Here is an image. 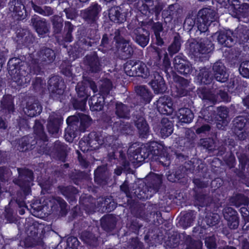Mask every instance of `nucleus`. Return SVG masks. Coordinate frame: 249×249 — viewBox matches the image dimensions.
<instances>
[{"mask_svg":"<svg viewBox=\"0 0 249 249\" xmlns=\"http://www.w3.org/2000/svg\"><path fill=\"white\" fill-rule=\"evenodd\" d=\"M217 15L214 9L204 8L200 10L197 14V33L199 34H205L208 31L209 27L212 25L218 28L220 24L217 21Z\"/></svg>","mask_w":249,"mask_h":249,"instance_id":"f257e3e1","label":"nucleus"},{"mask_svg":"<svg viewBox=\"0 0 249 249\" xmlns=\"http://www.w3.org/2000/svg\"><path fill=\"white\" fill-rule=\"evenodd\" d=\"M187 43L189 53L195 57L204 60L208 59V54L214 49L212 42L207 39L201 38L198 41L191 39L188 41Z\"/></svg>","mask_w":249,"mask_h":249,"instance_id":"f03ea898","label":"nucleus"},{"mask_svg":"<svg viewBox=\"0 0 249 249\" xmlns=\"http://www.w3.org/2000/svg\"><path fill=\"white\" fill-rule=\"evenodd\" d=\"M159 154V144L152 142L149 143L136 149L129 156L130 162L134 166L137 164L143 161L150 155H157Z\"/></svg>","mask_w":249,"mask_h":249,"instance_id":"7ed1b4c3","label":"nucleus"},{"mask_svg":"<svg viewBox=\"0 0 249 249\" xmlns=\"http://www.w3.org/2000/svg\"><path fill=\"white\" fill-rule=\"evenodd\" d=\"M108 158L109 161L117 160L120 162L122 165V167H117L114 170V174L116 175H121L123 170L129 172L130 170V162L126 160L125 154L121 147H117L114 144L108 150Z\"/></svg>","mask_w":249,"mask_h":249,"instance_id":"20e7f679","label":"nucleus"},{"mask_svg":"<svg viewBox=\"0 0 249 249\" xmlns=\"http://www.w3.org/2000/svg\"><path fill=\"white\" fill-rule=\"evenodd\" d=\"M18 177L14 180V182L18 185L26 194L31 193V186L33 185L34 174L31 170L25 168L17 169Z\"/></svg>","mask_w":249,"mask_h":249,"instance_id":"39448f33","label":"nucleus"},{"mask_svg":"<svg viewBox=\"0 0 249 249\" xmlns=\"http://www.w3.org/2000/svg\"><path fill=\"white\" fill-rule=\"evenodd\" d=\"M114 40L115 41L116 47L121 54L124 59L131 57L134 53L133 47L129 44V41L125 39L122 36V30L115 29L114 33ZM112 34H110L111 36Z\"/></svg>","mask_w":249,"mask_h":249,"instance_id":"423d86ee","label":"nucleus"},{"mask_svg":"<svg viewBox=\"0 0 249 249\" xmlns=\"http://www.w3.org/2000/svg\"><path fill=\"white\" fill-rule=\"evenodd\" d=\"M101 11V5L94 3L88 8L81 10L80 15L81 18L90 26L97 25V21Z\"/></svg>","mask_w":249,"mask_h":249,"instance_id":"0eeeda50","label":"nucleus"},{"mask_svg":"<svg viewBox=\"0 0 249 249\" xmlns=\"http://www.w3.org/2000/svg\"><path fill=\"white\" fill-rule=\"evenodd\" d=\"M105 58H99L96 52L87 55L83 59V64L87 70L91 73H98L102 71L104 65H105Z\"/></svg>","mask_w":249,"mask_h":249,"instance_id":"6e6552de","label":"nucleus"},{"mask_svg":"<svg viewBox=\"0 0 249 249\" xmlns=\"http://www.w3.org/2000/svg\"><path fill=\"white\" fill-rule=\"evenodd\" d=\"M127 28L130 30V35L138 45L142 48L147 46L150 39V34L148 30L140 27L133 29L131 24L128 25Z\"/></svg>","mask_w":249,"mask_h":249,"instance_id":"1a4fd4ad","label":"nucleus"},{"mask_svg":"<svg viewBox=\"0 0 249 249\" xmlns=\"http://www.w3.org/2000/svg\"><path fill=\"white\" fill-rule=\"evenodd\" d=\"M132 120L138 129L139 137L146 138L149 135V128L144 117L143 112L141 110H135L132 115Z\"/></svg>","mask_w":249,"mask_h":249,"instance_id":"9d476101","label":"nucleus"},{"mask_svg":"<svg viewBox=\"0 0 249 249\" xmlns=\"http://www.w3.org/2000/svg\"><path fill=\"white\" fill-rule=\"evenodd\" d=\"M146 180L147 182L145 189L147 190V192L144 193V196L140 193V198H147L148 197H151L159 191L162 183L161 176L155 174L147 176Z\"/></svg>","mask_w":249,"mask_h":249,"instance_id":"9b49d317","label":"nucleus"},{"mask_svg":"<svg viewBox=\"0 0 249 249\" xmlns=\"http://www.w3.org/2000/svg\"><path fill=\"white\" fill-rule=\"evenodd\" d=\"M48 84L50 95L53 99H57L63 94L65 86L59 76L51 77L48 80Z\"/></svg>","mask_w":249,"mask_h":249,"instance_id":"f8f14e48","label":"nucleus"},{"mask_svg":"<svg viewBox=\"0 0 249 249\" xmlns=\"http://www.w3.org/2000/svg\"><path fill=\"white\" fill-rule=\"evenodd\" d=\"M26 233L27 237L23 241L25 248L33 247L41 244L42 241L38 236V229L36 224L26 226Z\"/></svg>","mask_w":249,"mask_h":249,"instance_id":"ddd939ff","label":"nucleus"},{"mask_svg":"<svg viewBox=\"0 0 249 249\" xmlns=\"http://www.w3.org/2000/svg\"><path fill=\"white\" fill-rule=\"evenodd\" d=\"M30 21V25L39 36L44 37L45 35L50 33V26L46 19L35 15Z\"/></svg>","mask_w":249,"mask_h":249,"instance_id":"4468645a","label":"nucleus"},{"mask_svg":"<svg viewBox=\"0 0 249 249\" xmlns=\"http://www.w3.org/2000/svg\"><path fill=\"white\" fill-rule=\"evenodd\" d=\"M212 74L217 81L221 83L226 82L229 79V74L223 62L218 60L211 65Z\"/></svg>","mask_w":249,"mask_h":249,"instance_id":"2eb2a0df","label":"nucleus"},{"mask_svg":"<svg viewBox=\"0 0 249 249\" xmlns=\"http://www.w3.org/2000/svg\"><path fill=\"white\" fill-rule=\"evenodd\" d=\"M163 8L162 3L153 0H144V3L140 7L139 11L143 14H146L147 11L152 14H155V20H158L160 12Z\"/></svg>","mask_w":249,"mask_h":249,"instance_id":"dca6fc26","label":"nucleus"},{"mask_svg":"<svg viewBox=\"0 0 249 249\" xmlns=\"http://www.w3.org/2000/svg\"><path fill=\"white\" fill-rule=\"evenodd\" d=\"M151 80L149 82L155 94H163L167 89L165 81L159 72L154 71L151 76Z\"/></svg>","mask_w":249,"mask_h":249,"instance_id":"f3484780","label":"nucleus"},{"mask_svg":"<svg viewBox=\"0 0 249 249\" xmlns=\"http://www.w3.org/2000/svg\"><path fill=\"white\" fill-rule=\"evenodd\" d=\"M183 13V8L177 3L170 5L162 12V18L165 23L170 22L173 19H178Z\"/></svg>","mask_w":249,"mask_h":249,"instance_id":"a211bd4d","label":"nucleus"},{"mask_svg":"<svg viewBox=\"0 0 249 249\" xmlns=\"http://www.w3.org/2000/svg\"><path fill=\"white\" fill-rule=\"evenodd\" d=\"M62 122V117L60 115L52 113L48 119L46 126L48 133L53 137H57Z\"/></svg>","mask_w":249,"mask_h":249,"instance_id":"6ab92c4d","label":"nucleus"},{"mask_svg":"<svg viewBox=\"0 0 249 249\" xmlns=\"http://www.w3.org/2000/svg\"><path fill=\"white\" fill-rule=\"evenodd\" d=\"M214 35L216 36L218 42L224 47H231L236 43L235 36L231 30H220Z\"/></svg>","mask_w":249,"mask_h":249,"instance_id":"aec40b11","label":"nucleus"},{"mask_svg":"<svg viewBox=\"0 0 249 249\" xmlns=\"http://www.w3.org/2000/svg\"><path fill=\"white\" fill-rule=\"evenodd\" d=\"M223 213L229 228L233 230L237 229L239 224L237 212L232 208L227 207L223 209Z\"/></svg>","mask_w":249,"mask_h":249,"instance_id":"412c9836","label":"nucleus"},{"mask_svg":"<svg viewBox=\"0 0 249 249\" xmlns=\"http://www.w3.org/2000/svg\"><path fill=\"white\" fill-rule=\"evenodd\" d=\"M67 123L68 127L66 129L65 139L69 142H71L77 136V132L79 131L76 125L78 123V119L74 116H69L67 119Z\"/></svg>","mask_w":249,"mask_h":249,"instance_id":"4be33fe9","label":"nucleus"},{"mask_svg":"<svg viewBox=\"0 0 249 249\" xmlns=\"http://www.w3.org/2000/svg\"><path fill=\"white\" fill-rule=\"evenodd\" d=\"M23 111L27 115L33 117L40 113L42 107L37 100L30 98L26 102Z\"/></svg>","mask_w":249,"mask_h":249,"instance_id":"5701e85b","label":"nucleus"},{"mask_svg":"<svg viewBox=\"0 0 249 249\" xmlns=\"http://www.w3.org/2000/svg\"><path fill=\"white\" fill-rule=\"evenodd\" d=\"M26 67H20L19 71L10 74L12 80L19 86H25L31 80V75L25 70Z\"/></svg>","mask_w":249,"mask_h":249,"instance_id":"b1692460","label":"nucleus"},{"mask_svg":"<svg viewBox=\"0 0 249 249\" xmlns=\"http://www.w3.org/2000/svg\"><path fill=\"white\" fill-rule=\"evenodd\" d=\"M38 60L37 65L41 63L49 64L53 62L55 58V53L52 49L43 47L37 53Z\"/></svg>","mask_w":249,"mask_h":249,"instance_id":"393cba45","label":"nucleus"},{"mask_svg":"<svg viewBox=\"0 0 249 249\" xmlns=\"http://www.w3.org/2000/svg\"><path fill=\"white\" fill-rule=\"evenodd\" d=\"M112 130L116 135L125 134L132 135L134 133V128L132 125L128 122H124L122 120H119L114 123Z\"/></svg>","mask_w":249,"mask_h":249,"instance_id":"a878e982","label":"nucleus"},{"mask_svg":"<svg viewBox=\"0 0 249 249\" xmlns=\"http://www.w3.org/2000/svg\"><path fill=\"white\" fill-rule=\"evenodd\" d=\"M171 99L168 96H161L157 101V109L159 112L162 114H171L173 111Z\"/></svg>","mask_w":249,"mask_h":249,"instance_id":"bb28decb","label":"nucleus"},{"mask_svg":"<svg viewBox=\"0 0 249 249\" xmlns=\"http://www.w3.org/2000/svg\"><path fill=\"white\" fill-rule=\"evenodd\" d=\"M110 176L106 165L99 166L94 172V181L99 185H106Z\"/></svg>","mask_w":249,"mask_h":249,"instance_id":"cd10ccee","label":"nucleus"},{"mask_svg":"<svg viewBox=\"0 0 249 249\" xmlns=\"http://www.w3.org/2000/svg\"><path fill=\"white\" fill-rule=\"evenodd\" d=\"M50 201L53 203L51 210L53 212L59 213L61 216H65L68 212L67 204L62 198L56 196L52 198Z\"/></svg>","mask_w":249,"mask_h":249,"instance_id":"c85d7f7f","label":"nucleus"},{"mask_svg":"<svg viewBox=\"0 0 249 249\" xmlns=\"http://www.w3.org/2000/svg\"><path fill=\"white\" fill-rule=\"evenodd\" d=\"M174 80L176 83V95L178 97L186 96L188 94L187 88L189 86V81L178 75L174 76Z\"/></svg>","mask_w":249,"mask_h":249,"instance_id":"c756f323","label":"nucleus"},{"mask_svg":"<svg viewBox=\"0 0 249 249\" xmlns=\"http://www.w3.org/2000/svg\"><path fill=\"white\" fill-rule=\"evenodd\" d=\"M118 219L112 214H106L100 219L101 228L107 232L112 231L115 229Z\"/></svg>","mask_w":249,"mask_h":249,"instance_id":"7c9ffc66","label":"nucleus"},{"mask_svg":"<svg viewBox=\"0 0 249 249\" xmlns=\"http://www.w3.org/2000/svg\"><path fill=\"white\" fill-rule=\"evenodd\" d=\"M178 238L181 241L184 242L186 246L185 249H202L201 241L193 239L191 236L187 235L185 232L179 233Z\"/></svg>","mask_w":249,"mask_h":249,"instance_id":"2f4dec72","label":"nucleus"},{"mask_svg":"<svg viewBox=\"0 0 249 249\" xmlns=\"http://www.w3.org/2000/svg\"><path fill=\"white\" fill-rule=\"evenodd\" d=\"M36 144L35 138L29 136H25L19 139L17 143V149L21 152H24L29 149H32Z\"/></svg>","mask_w":249,"mask_h":249,"instance_id":"473e14b6","label":"nucleus"},{"mask_svg":"<svg viewBox=\"0 0 249 249\" xmlns=\"http://www.w3.org/2000/svg\"><path fill=\"white\" fill-rule=\"evenodd\" d=\"M74 29V25L70 21H67L65 22V26L64 29L63 34L62 38L58 37L57 39L58 43L64 47H66L64 43L71 42L73 40V36L72 33Z\"/></svg>","mask_w":249,"mask_h":249,"instance_id":"72a5a7b5","label":"nucleus"},{"mask_svg":"<svg viewBox=\"0 0 249 249\" xmlns=\"http://www.w3.org/2000/svg\"><path fill=\"white\" fill-rule=\"evenodd\" d=\"M68 151V148L66 144L59 141H56L54 142L52 152L59 160L63 162L65 161Z\"/></svg>","mask_w":249,"mask_h":249,"instance_id":"f704fd0d","label":"nucleus"},{"mask_svg":"<svg viewBox=\"0 0 249 249\" xmlns=\"http://www.w3.org/2000/svg\"><path fill=\"white\" fill-rule=\"evenodd\" d=\"M230 14L234 18L238 19L239 21L249 16V5H239L235 8L231 7V10H229Z\"/></svg>","mask_w":249,"mask_h":249,"instance_id":"c9c22d12","label":"nucleus"},{"mask_svg":"<svg viewBox=\"0 0 249 249\" xmlns=\"http://www.w3.org/2000/svg\"><path fill=\"white\" fill-rule=\"evenodd\" d=\"M89 103L92 111H101L105 104V97L100 94L94 95L89 99Z\"/></svg>","mask_w":249,"mask_h":249,"instance_id":"e433bc0d","label":"nucleus"},{"mask_svg":"<svg viewBox=\"0 0 249 249\" xmlns=\"http://www.w3.org/2000/svg\"><path fill=\"white\" fill-rule=\"evenodd\" d=\"M9 9L19 18H24L26 10L20 0H11L9 3Z\"/></svg>","mask_w":249,"mask_h":249,"instance_id":"4c0bfd02","label":"nucleus"},{"mask_svg":"<svg viewBox=\"0 0 249 249\" xmlns=\"http://www.w3.org/2000/svg\"><path fill=\"white\" fill-rule=\"evenodd\" d=\"M78 119L77 125L79 131L84 132L89 128L92 123V119L88 115L83 113H78L77 115H72Z\"/></svg>","mask_w":249,"mask_h":249,"instance_id":"58836bf2","label":"nucleus"},{"mask_svg":"<svg viewBox=\"0 0 249 249\" xmlns=\"http://www.w3.org/2000/svg\"><path fill=\"white\" fill-rule=\"evenodd\" d=\"M135 92L141 99L145 103L151 101L153 94L147 87L144 85H137L134 88Z\"/></svg>","mask_w":249,"mask_h":249,"instance_id":"ea45409f","label":"nucleus"},{"mask_svg":"<svg viewBox=\"0 0 249 249\" xmlns=\"http://www.w3.org/2000/svg\"><path fill=\"white\" fill-rule=\"evenodd\" d=\"M197 77L201 83L205 85L210 84L214 79L211 71L206 67L201 68L199 70Z\"/></svg>","mask_w":249,"mask_h":249,"instance_id":"a19ab883","label":"nucleus"},{"mask_svg":"<svg viewBox=\"0 0 249 249\" xmlns=\"http://www.w3.org/2000/svg\"><path fill=\"white\" fill-rule=\"evenodd\" d=\"M17 41L18 44L28 45L33 42V36L29 31L25 30H19L17 33Z\"/></svg>","mask_w":249,"mask_h":249,"instance_id":"79ce46f5","label":"nucleus"},{"mask_svg":"<svg viewBox=\"0 0 249 249\" xmlns=\"http://www.w3.org/2000/svg\"><path fill=\"white\" fill-rule=\"evenodd\" d=\"M58 189L60 193L65 196L66 198L70 201H73L75 200L76 195L78 194V190L73 186H59Z\"/></svg>","mask_w":249,"mask_h":249,"instance_id":"37998d69","label":"nucleus"},{"mask_svg":"<svg viewBox=\"0 0 249 249\" xmlns=\"http://www.w3.org/2000/svg\"><path fill=\"white\" fill-rule=\"evenodd\" d=\"M235 150H236L235 154L239 162V169L243 171L245 170L246 166L249 161V157L246 153L245 150L241 146H237Z\"/></svg>","mask_w":249,"mask_h":249,"instance_id":"c03bdc74","label":"nucleus"},{"mask_svg":"<svg viewBox=\"0 0 249 249\" xmlns=\"http://www.w3.org/2000/svg\"><path fill=\"white\" fill-rule=\"evenodd\" d=\"M121 8L118 6L111 7L108 11V17L110 20L120 23L125 20L124 14L120 11Z\"/></svg>","mask_w":249,"mask_h":249,"instance_id":"a18cd8bd","label":"nucleus"},{"mask_svg":"<svg viewBox=\"0 0 249 249\" xmlns=\"http://www.w3.org/2000/svg\"><path fill=\"white\" fill-rule=\"evenodd\" d=\"M130 113V108L128 106L121 102L116 104L115 113L118 118L129 119Z\"/></svg>","mask_w":249,"mask_h":249,"instance_id":"49530a36","label":"nucleus"},{"mask_svg":"<svg viewBox=\"0 0 249 249\" xmlns=\"http://www.w3.org/2000/svg\"><path fill=\"white\" fill-rule=\"evenodd\" d=\"M177 116L180 122L184 123H190L194 117V113L188 108H180L177 113Z\"/></svg>","mask_w":249,"mask_h":249,"instance_id":"de8ad7c7","label":"nucleus"},{"mask_svg":"<svg viewBox=\"0 0 249 249\" xmlns=\"http://www.w3.org/2000/svg\"><path fill=\"white\" fill-rule=\"evenodd\" d=\"M182 40L178 34L174 36L173 41L168 48V51L170 55L172 56L178 53L180 50Z\"/></svg>","mask_w":249,"mask_h":249,"instance_id":"09e8293b","label":"nucleus"},{"mask_svg":"<svg viewBox=\"0 0 249 249\" xmlns=\"http://www.w3.org/2000/svg\"><path fill=\"white\" fill-rule=\"evenodd\" d=\"M98 205L103 208H106L107 212L113 211L116 207V203L112 199V197L109 196L107 197H100L97 200Z\"/></svg>","mask_w":249,"mask_h":249,"instance_id":"8fccbe9b","label":"nucleus"},{"mask_svg":"<svg viewBox=\"0 0 249 249\" xmlns=\"http://www.w3.org/2000/svg\"><path fill=\"white\" fill-rule=\"evenodd\" d=\"M162 127L160 130L161 136L162 138H166L170 135L173 131V124L167 118H163L161 120Z\"/></svg>","mask_w":249,"mask_h":249,"instance_id":"3c124183","label":"nucleus"},{"mask_svg":"<svg viewBox=\"0 0 249 249\" xmlns=\"http://www.w3.org/2000/svg\"><path fill=\"white\" fill-rule=\"evenodd\" d=\"M80 204L86 212L90 213L94 212L95 209V200L90 197H83L80 199Z\"/></svg>","mask_w":249,"mask_h":249,"instance_id":"603ef678","label":"nucleus"},{"mask_svg":"<svg viewBox=\"0 0 249 249\" xmlns=\"http://www.w3.org/2000/svg\"><path fill=\"white\" fill-rule=\"evenodd\" d=\"M25 67L21 60L17 57L10 59L8 62V69L9 74L15 73L19 71L20 67Z\"/></svg>","mask_w":249,"mask_h":249,"instance_id":"864d4df0","label":"nucleus"},{"mask_svg":"<svg viewBox=\"0 0 249 249\" xmlns=\"http://www.w3.org/2000/svg\"><path fill=\"white\" fill-rule=\"evenodd\" d=\"M86 137L87 138L91 150L98 148L100 145L102 143L98 135L95 132L90 133Z\"/></svg>","mask_w":249,"mask_h":249,"instance_id":"5fc2aeb1","label":"nucleus"},{"mask_svg":"<svg viewBox=\"0 0 249 249\" xmlns=\"http://www.w3.org/2000/svg\"><path fill=\"white\" fill-rule=\"evenodd\" d=\"M1 107L3 109L7 110L10 113L14 111L13 97L12 95H6L3 96L1 101Z\"/></svg>","mask_w":249,"mask_h":249,"instance_id":"6e6d98bb","label":"nucleus"},{"mask_svg":"<svg viewBox=\"0 0 249 249\" xmlns=\"http://www.w3.org/2000/svg\"><path fill=\"white\" fill-rule=\"evenodd\" d=\"M34 131L35 134L41 140L47 141L48 137L44 131L43 124L40 121L36 120L34 125Z\"/></svg>","mask_w":249,"mask_h":249,"instance_id":"4d7b16f0","label":"nucleus"},{"mask_svg":"<svg viewBox=\"0 0 249 249\" xmlns=\"http://www.w3.org/2000/svg\"><path fill=\"white\" fill-rule=\"evenodd\" d=\"M32 7L36 13L43 16L48 17L53 14V9L50 6H45L43 7L38 6L34 2L31 3Z\"/></svg>","mask_w":249,"mask_h":249,"instance_id":"13d9d810","label":"nucleus"},{"mask_svg":"<svg viewBox=\"0 0 249 249\" xmlns=\"http://www.w3.org/2000/svg\"><path fill=\"white\" fill-rule=\"evenodd\" d=\"M51 21L52 23L53 33L55 34H60L63 26V18L61 16L55 15L51 18Z\"/></svg>","mask_w":249,"mask_h":249,"instance_id":"bf43d9fd","label":"nucleus"},{"mask_svg":"<svg viewBox=\"0 0 249 249\" xmlns=\"http://www.w3.org/2000/svg\"><path fill=\"white\" fill-rule=\"evenodd\" d=\"M137 60H130L124 64V70L127 75L129 76H136Z\"/></svg>","mask_w":249,"mask_h":249,"instance_id":"052dcab7","label":"nucleus"},{"mask_svg":"<svg viewBox=\"0 0 249 249\" xmlns=\"http://www.w3.org/2000/svg\"><path fill=\"white\" fill-rule=\"evenodd\" d=\"M236 39V42L240 43L246 42L249 39V31L244 28L238 29L233 33Z\"/></svg>","mask_w":249,"mask_h":249,"instance_id":"680f3d73","label":"nucleus"},{"mask_svg":"<svg viewBox=\"0 0 249 249\" xmlns=\"http://www.w3.org/2000/svg\"><path fill=\"white\" fill-rule=\"evenodd\" d=\"M199 96L203 100H208L211 103L214 104L216 102V96L209 89L201 88L199 90Z\"/></svg>","mask_w":249,"mask_h":249,"instance_id":"e2e57ef3","label":"nucleus"},{"mask_svg":"<svg viewBox=\"0 0 249 249\" xmlns=\"http://www.w3.org/2000/svg\"><path fill=\"white\" fill-rule=\"evenodd\" d=\"M136 76H141L144 78H147L150 75L149 69L142 61L137 60Z\"/></svg>","mask_w":249,"mask_h":249,"instance_id":"0e129e2a","label":"nucleus"},{"mask_svg":"<svg viewBox=\"0 0 249 249\" xmlns=\"http://www.w3.org/2000/svg\"><path fill=\"white\" fill-rule=\"evenodd\" d=\"M77 92V97L87 99L88 97L90 95L89 88H86V86L83 83H78L75 88Z\"/></svg>","mask_w":249,"mask_h":249,"instance_id":"69168bd1","label":"nucleus"},{"mask_svg":"<svg viewBox=\"0 0 249 249\" xmlns=\"http://www.w3.org/2000/svg\"><path fill=\"white\" fill-rule=\"evenodd\" d=\"M195 216L192 213H187L182 216L179 220L180 226L185 229L190 226L194 221Z\"/></svg>","mask_w":249,"mask_h":249,"instance_id":"338daca9","label":"nucleus"},{"mask_svg":"<svg viewBox=\"0 0 249 249\" xmlns=\"http://www.w3.org/2000/svg\"><path fill=\"white\" fill-rule=\"evenodd\" d=\"M111 38H109L107 34H104L103 36L101 44L99 47L98 50L103 52H106L112 48Z\"/></svg>","mask_w":249,"mask_h":249,"instance_id":"774afa93","label":"nucleus"}]
</instances>
